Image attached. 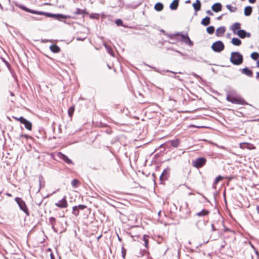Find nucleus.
Masks as SVG:
<instances>
[{"instance_id": "obj_23", "label": "nucleus", "mask_w": 259, "mask_h": 259, "mask_svg": "<svg viewBox=\"0 0 259 259\" xmlns=\"http://www.w3.org/2000/svg\"><path fill=\"white\" fill-rule=\"evenodd\" d=\"M25 125V127L26 129L31 131L32 129V124L29 121L27 120H24V122L23 123Z\"/></svg>"}, {"instance_id": "obj_48", "label": "nucleus", "mask_w": 259, "mask_h": 259, "mask_svg": "<svg viewBox=\"0 0 259 259\" xmlns=\"http://www.w3.org/2000/svg\"><path fill=\"white\" fill-rule=\"evenodd\" d=\"M215 145L219 148H222V149L224 148V147L223 146H219V145H217V144H215Z\"/></svg>"}, {"instance_id": "obj_34", "label": "nucleus", "mask_w": 259, "mask_h": 259, "mask_svg": "<svg viewBox=\"0 0 259 259\" xmlns=\"http://www.w3.org/2000/svg\"><path fill=\"white\" fill-rule=\"evenodd\" d=\"M78 183V181L76 179H74L71 182V185L73 187H77V185Z\"/></svg>"}, {"instance_id": "obj_51", "label": "nucleus", "mask_w": 259, "mask_h": 259, "mask_svg": "<svg viewBox=\"0 0 259 259\" xmlns=\"http://www.w3.org/2000/svg\"><path fill=\"white\" fill-rule=\"evenodd\" d=\"M256 211H257V213L258 214H259V206H258V205L256 206Z\"/></svg>"}, {"instance_id": "obj_32", "label": "nucleus", "mask_w": 259, "mask_h": 259, "mask_svg": "<svg viewBox=\"0 0 259 259\" xmlns=\"http://www.w3.org/2000/svg\"><path fill=\"white\" fill-rule=\"evenodd\" d=\"M226 7L227 8L230 10V12H235L236 10V8L235 7H233L231 5H227L226 6Z\"/></svg>"}, {"instance_id": "obj_20", "label": "nucleus", "mask_w": 259, "mask_h": 259, "mask_svg": "<svg viewBox=\"0 0 259 259\" xmlns=\"http://www.w3.org/2000/svg\"><path fill=\"white\" fill-rule=\"evenodd\" d=\"M201 24L204 26L208 25L210 24V18L206 16L202 20Z\"/></svg>"}, {"instance_id": "obj_13", "label": "nucleus", "mask_w": 259, "mask_h": 259, "mask_svg": "<svg viewBox=\"0 0 259 259\" xmlns=\"http://www.w3.org/2000/svg\"><path fill=\"white\" fill-rule=\"evenodd\" d=\"M241 27V24L240 23L238 22H236L234 23L231 27V29L232 30L234 33H236V30L237 29H239Z\"/></svg>"}, {"instance_id": "obj_36", "label": "nucleus", "mask_w": 259, "mask_h": 259, "mask_svg": "<svg viewBox=\"0 0 259 259\" xmlns=\"http://www.w3.org/2000/svg\"><path fill=\"white\" fill-rule=\"evenodd\" d=\"M90 17L92 18V19H94V18L98 19V15L97 14H92L90 16Z\"/></svg>"}, {"instance_id": "obj_7", "label": "nucleus", "mask_w": 259, "mask_h": 259, "mask_svg": "<svg viewBox=\"0 0 259 259\" xmlns=\"http://www.w3.org/2000/svg\"><path fill=\"white\" fill-rule=\"evenodd\" d=\"M206 159L204 157H199L192 162L193 165L197 168L202 167L206 163Z\"/></svg>"}, {"instance_id": "obj_57", "label": "nucleus", "mask_w": 259, "mask_h": 259, "mask_svg": "<svg viewBox=\"0 0 259 259\" xmlns=\"http://www.w3.org/2000/svg\"><path fill=\"white\" fill-rule=\"evenodd\" d=\"M256 78H259V72L256 73Z\"/></svg>"}, {"instance_id": "obj_6", "label": "nucleus", "mask_w": 259, "mask_h": 259, "mask_svg": "<svg viewBox=\"0 0 259 259\" xmlns=\"http://www.w3.org/2000/svg\"><path fill=\"white\" fill-rule=\"evenodd\" d=\"M224 44L221 40H218L212 44L211 49L215 52H221L224 49Z\"/></svg>"}, {"instance_id": "obj_35", "label": "nucleus", "mask_w": 259, "mask_h": 259, "mask_svg": "<svg viewBox=\"0 0 259 259\" xmlns=\"http://www.w3.org/2000/svg\"><path fill=\"white\" fill-rule=\"evenodd\" d=\"M115 23L117 26H121L122 25L123 23L121 19H119L116 20Z\"/></svg>"}, {"instance_id": "obj_29", "label": "nucleus", "mask_w": 259, "mask_h": 259, "mask_svg": "<svg viewBox=\"0 0 259 259\" xmlns=\"http://www.w3.org/2000/svg\"><path fill=\"white\" fill-rule=\"evenodd\" d=\"M206 31L208 34H211L214 31V27L213 26H209L206 28Z\"/></svg>"}, {"instance_id": "obj_54", "label": "nucleus", "mask_w": 259, "mask_h": 259, "mask_svg": "<svg viewBox=\"0 0 259 259\" xmlns=\"http://www.w3.org/2000/svg\"><path fill=\"white\" fill-rule=\"evenodd\" d=\"M222 16H223V15H221V16H219V17L217 18V19H218V20H221V19H222Z\"/></svg>"}, {"instance_id": "obj_44", "label": "nucleus", "mask_w": 259, "mask_h": 259, "mask_svg": "<svg viewBox=\"0 0 259 259\" xmlns=\"http://www.w3.org/2000/svg\"><path fill=\"white\" fill-rule=\"evenodd\" d=\"M4 62H5V63L6 64V65H7L8 68H10V64L7 61H6L5 60H4Z\"/></svg>"}, {"instance_id": "obj_3", "label": "nucleus", "mask_w": 259, "mask_h": 259, "mask_svg": "<svg viewBox=\"0 0 259 259\" xmlns=\"http://www.w3.org/2000/svg\"><path fill=\"white\" fill-rule=\"evenodd\" d=\"M177 35H179L180 36V40L181 41L184 42L186 44H188L190 46H192L193 45V42L191 40L188 34H184L183 33V32L177 33L174 35H171L170 36V38L172 39L173 37Z\"/></svg>"}, {"instance_id": "obj_25", "label": "nucleus", "mask_w": 259, "mask_h": 259, "mask_svg": "<svg viewBox=\"0 0 259 259\" xmlns=\"http://www.w3.org/2000/svg\"><path fill=\"white\" fill-rule=\"evenodd\" d=\"M170 142L171 143V145L174 148L178 147L180 144V140L179 139L172 140Z\"/></svg>"}, {"instance_id": "obj_40", "label": "nucleus", "mask_w": 259, "mask_h": 259, "mask_svg": "<svg viewBox=\"0 0 259 259\" xmlns=\"http://www.w3.org/2000/svg\"><path fill=\"white\" fill-rule=\"evenodd\" d=\"M167 180V179H166V178H165L164 176H163L161 175H160V181L161 182L165 181V180Z\"/></svg>"}, {"instance_id": "obj_63", "label": "nucleus", "mask_w": 259, "mask_h": 259, "mask_svg": "<svg viewBox=\"0 0 259 259\" xmlns=\"http://www.w3.org/2000/svg\"><path fill=\"white\" fill-rule=\"evenodd\" d=\"M118 240L119 241H121V238L119 237V236H118Z\"/></svg>"}, {"instance_id": "obj_61", "label": "nucleus", "mask_w": 259, "mask_h": 259, "mask_svg": "<svg viewBox=\"0 0 259 259\" xmlns=\"http://www.w3.org/2000/svg\"><path fill=\"white\" fill-rule=\"evenodd\" d=\"M174 77H175L176 78H179V76L175 75V76H174Z\"/></svg>"}, {"instance_id": "obj_58", "label": "nucleus", "mask_w": 259, "mask_h": 259, "mask_svg": "<svg viewBox=\"0 0 259 259\" xmlns=\"http://www.w3.org/2000/svg\"><path fill=\"white\" fill-rule=\"evenodd\" d=\"M79 207L81 208H83L84 207V206L82 205H79Z\"/></svg>"}, {"instance_id": "obj_43", "label": "nucleus", "mask_w": 259, "mask_h": 259, "mask_svg": "<svg viewBox=\"0 0 259 259\" xmlns=\"http://www.w3.org/2000/svg\"><path fill=\"white\" fill-rule=\"evenodd\" d=\"M206 13L209 15H210V16H212L213 15V13H212V12L210 11V10H207L206 11Z\"/></svg>"}, {"instance_id": "obj_41", "label": "nucleus", "mask_w": 259, "mask_h": 259, "mask_svg": "<svg viewBox=\"0 0 259 259\" xmlns=\"http://www.w3.org/2000/svg\"><path fill=\"white\" fill-rule=\"evenodd\" d=\"M122 257L123 258H124L125 255V250L123 248H122Z\"/></svg>"}, {"instance_id": "obj_5", "label": "nucleus", "mask_w": 259, "mask_h": 259, "mask_svg": "<svg viewBox=\"0 0 259 259\" xmlns=\"http://www.w3.org/2000/svg\"><path fill=\"white\" fill-rule=\"evenodd\" d=\"M227 100L233 104L245 105L246 104L244 100L241 98L235 97L233 96H228Z\"/></svg>"}, {"instance_id": "obj_50", "label": "nucleus", "mask_w": 259, "mask_h": 259, "mask_svg": "<svg viewBox=\"0 0 259 259\" xmlns=\"http://www.w3.org/2000/svg\"><path fill=\"white\" fill-rule=\"evenodd\" d=\"M211 229L212 231L216 230V229L214 228L213 224H211Z\"/></svg>"}, {"instance_id": "obj_8", "label": "nucleus", "mask_w": 259, "mask_h": 259, "mask_svg": "<svg viewBox=\"0 0 259 259\" xmlns=\"http://www.w3.org/2000/svg\"><path fill=\"white\" fill-rule=\"evenodd\" d=\"M55 205L60 208H66L68 206V203L66 200V197L65 196L58 202L55 203Z\"/></svg>"}, {"instance_id": "obj_11", "label": "nucleus", "mask_w": 259, "mask_h": 259, "mask_svg": "<svg viewBox=\"0 0 259 259\" xmlns=\"http://www.w3.org/2000/svg\"><path fill=\"white\" fill-rule=\"evenodd\" d=\"M201 4L199 0H196V3L193 4V7L196 12V14H197V12L201 10Z\"/></svg>"}, {"instance_id": "obj_12", "label": "nucleus", "mask_w": 259, "mask_h": 259, "mask_svg": "<svg viewBox=\"0 0 259 259\" xmlns=\"http://www.w3.org/2000/svg\"><path fill=\"white\" fill-rule=\"evenodd\" d=\"M226 30V28L224 26H221L217 28L216 30V35L219 36L223 35Z\"/></svg>"}, {"instance_id": "obj_45", "label": "nucleus", "mask_w": 259, "mask_h": 259, "mask_svg": "<svg viewBox=\"0 0 259 259\" xmlns=\"http://www.w3.org/2000/svg\"><path fill=\"white\" fill-rule=\"evenodd\" d=\"M4 62H5V63L6 64V65H7L8 68H10V64L7 61H6L5 60H4Z\"/></svg>"}, {"instance_id": "obj_38", "label": "nucleus", "mask_w": 259, "mask_h": 259, "mask_svg": "<svg viewBox=\"0 0 259 259\" xmlns=\"http://www.w3.org/2000/svg\"><path fill=\"white\" fill-rule=\"evenodd\" d=\"M26 119L24 118L23 117L21 116L19 118V119H18V121H19L21 122V123H23L24 121V120H25Z\"/></svg>"}, {"instance_id": "obj_55", "label": "nucleus", "mask_w": 259, "mask_h": 259, "mask_svg": "<svg viewBox=\"0 0 259 259\" xmlns=\"http://www.w3.org/2000/svg\"><path fill=\"white\" fill-rule=\"evenodd\" d=\"M166 72H171V73H174V74H176L177 73V72H173V71H169L168 70H167Z\"/></svg>"}, {"instance_id": "obj_46", "label": "nucleus", "mask_w": 259, "mask_h": 259, "mask_svg": "<svg viewBox=\"0 0 259 259\" xmlns=\"http://www.w3.org/2000/svg\"><path fill=\"white\" fill-rule=\"evenodd\" d=\"M4 62H5V63L6 64V65H7L8 68H10V64L7 61H6L5 60H4Z\"/></svg>"}, {"instance_id": "obj_33", "label": "nucleus", "mask_w": 259, "mask_h": 259, "mask_svg": "<svg viewBox=\"0 0 259 259\" xmlns=\"http://www.w3.org/2000/svg\"><path fill=\"white\" fill-rule=\"evenodd\" d=\"M104 46L106 48V49L108 51V52L112 56H113V51L112 50V49L109 47V46H108L107 45H106L105 44H104Z\"/></svg>"}, {"instance_id": "obj_10", "label": "nucleus", "mask_w": 259, "mask_h": 259, "mask_svg": "<svg viewBox=\"0 0 259 259\" xmlns=\"http://www.w3.org/2000/svg\"><path fill=\"white\" fill-rule=\"evenodd\" d=\"M222 6L221 3H217L213 5L211 7V9L214 12H218L221 11Z\"/></svg>"}, {"instance_id": "obj_28", "label": "nucleus", "mask_w": 259, "mask_h": 259, "mask_svg": "<svg viewBox=\"0 0 259 259\" xmlns=\"http://www.w3.org/2000/svg\"><path fill=\"white\" fill-rule=\"evenodd\" d=\"M251 58L254 60H257L259 58V54L257 52H253L250 55Z\"/></svg>"}, {"instance_id": "obj_21", "label": "nucleus", "mask_w": 259, "mask_h": 259, "mask_svg": "<svg viewBox=\"0 0 259 259\" xmlns=\"http://www.w3.org/2000/svg\"><path fill=\"white\" fill-rule=\"evenodd\" d=\"M232 43L237 46H239L241 44V41L238 38L234 37L232 39Z\"/></svg>"}, {"instance_id": "obj_14", "label": "nucleus", "mask_w": 259, "mask_h": 259, "mask_svg": "<svg viewBox=\"0 0 259 259\" xmlns=\"http://www.w3.org/2000/svg\"><path fill=\"white\" fill-rule=\"evenodd\" d=\"M51 51L55 53H59L60 51V48L56 45H52L50 47Z\"/></svg>"}, {"instance_id": "obj_56", "label": "nucleus", "mask_w": 259, "mask_h": 259, "mask_svg": "<svg viewBox=\"0 0 259 259\" xmlns=\"http://www.w3.org/2000/svg\"><path fill=\"white\" fill-rule=\"evenodd\" d=\"M256 66L257 67H259V60H257V61L256 62Z\"/></svg>"}, {"instance_id": "obj_17", "label": "nucleus", "mask_w": 259, "mask_h": 259, "mask_svg": "<svg viewBox=\"0 0 259 259\" xmlns=\"http://www.w3.org/2000/svg\"><path fill=\"white\" fill-rule=\"evenodd\" d=\"M209 213L208 210L203 209L201 211L197 212L196 215L198 217H204L208 214Z\"/></svg>"}, {"instance_id": "obj_64", "label": "nucleus", "mask_w": 259, "mask_h": 259, "mask_svg": "<svg viewBox=\"0 0 259 259\" xmlns=\"http://www.w3.org/2000/svg\"><path fill=\"white\" fill-rule=\"evenodd\" d=\"M13 118H14L17 120H18V119H19V118L15 117H13Z\"/></svg>"}, {"instance_id": "obj_31", "label": "nucleus", "mask_w": 259, "mask_h": 259, "mask_svg": "<svg viewBox=\"0 0 259 259\" xmlns=\"http://www.w3.org/2000/svg\"><path fill=\"white\" fill-rule=\"evenodd\" d=\"M148 237L149 236L147 235H144L143 236V241H144L145 246L147 247L148 244Z\"/></svg>"}, {"instance_id": "obj_52", "label": "nucleus", "mask_w": 259, "mask_h": 259, "mask_svg": "<svg viewBox=\"0 0 259 259\" xmlns=\"http://www.w3.org/2000/svg\"><path fill=\"white\" fill-rule=\"evenodd\" d=\"M9 93H10V95L12 96V97H13L14 96V94L13 92H11V91H9Z\"/></svg>"}, {"instance_id": "obj_37", "label": "nucleus", "mask_w": 259, "mask_h": 259, "mask_svg": "<svg viewBox=\"0 0 259 259\" xmlns=\"http://www.w3.org/2000/svg\"><path fill=\"white\" fill-rule=\"evenodd\" d=\"M222 178L221 176L217 177L215 179L214 184H217L222 179Z\"/></svg>"}, {"instance_id": "obj_53", "label": "nucleus", "mask_w": 259, "mask_h": 259, "mask_svg": "<svg viewBox=\"0 0 259 259\" xmlns=\"http://www.w3.org/2000/svg\"><path fill=\"white\" fill-rule=\"evenodd\" d=\"M50 256H51V259H55L54 256V255H53V254L52 253L51 254Z\"/></svg>"}, {"instance_id": "obj_39", "label": "nucleus", "mask_w": 259, "mask_h": 259, "mask_svg": "<svg viewBox=\"0 0 259 259\" xmlns=\"http://www.w3.org/2000/svg\"><path fill=\"white\" fill-rule=\"evenodd\" d=\"M200 223H201L202 225H205L204 221H203V222H201L200 221H198V222H197V223H196V225H197V227H198V228H199V229L200 228V225H199V224H200Z\"/></svg>"}, {"instance_id": "obj_30", "label": "nucleus", "mask_w": 259, "mask_h": 259, "mask_svg": "<svg viewBox=\"0 0 259 259\" xmlns=\"http://www.w3.org/2000/svg\"><path fill=\"white\" fill-rule=\"evenodd\" d=\"M74 111V107H71L69 108L68 110V115L69 116V117H71L72 115H73V112Z\"/></svg>"}, {"instance_id": "obj_1", "label": "nucleus", "mask_w": 259, "mask_h": 259, "mask_svg": "<svg viewBox=\"0 0 259 259\" xmlns=\"http://www.w3.org/2000/svg\"><path fill=\"white\" fill-rule=\"evenodd\" d=\"M18 7L22 10H23L27 12H29V13H30L32 14H37V15H45L48 17H53L59 21H62V19L70 18V16H68V15H64L63 14H51L50 13L32 10L29 9L28 8H27L25 6L22 5H19Z\"/></svg>"}, {"instance_id": "obj_27", "label": "nucleus", "mask_w": 259, "mask_h": 259, "mask_svg": "<svg viewBox=\"0 0 259 259\" xmlns=\"http://www.w3.org/2000/svg\"><path fill=\"white\" fill-rule=\"evenodd\" d=\"M169 172V168H166V169H164L162 173L161 174V175H162L165 178H166L167 179H168Z\"/></svg>"}, {"instance_id": "obj_49", "label": "nucleus", "mask_w": 259, "mask_h": 259, "mask_svg": "<svg viewBox=\"0 0 259 259\" xmlns=\"http://www.w3.org/2000/svg\"><path fill=\"white\" fill-rule=\"evenodd\" d=\"M249 2L251 4H253L255 2L256 0H248Z\"/></svg>"}, {"instance_id": "obj_24", "label": "nucleus", "mask_w": 259, "mask_h": 259, "mask_svg": "<svg viewBox=\"0 0 259 259\" xmlns=\"http://www.w3.org/2000/svg\"><path fill=\"white\" fill-rule=\"evenodd\" d=\"M75 15H84L87 14L85 10L77 8L75 11L73 13Z\"/></svg>"}, {"instance_id": "obj_22", "label": "nucleus", "mask_w": 259, "mask_h": 259, "mask_svg": "<svg viewBox=\"0 0 259 259\" xmlns=\"http://www.w3.org/2000/svg\"><path fill=\"white\" fill-rule=\"evenodd\" d=\"M246 31L243 29H240L237 32V34L241 38H244L245 37Z\"/></svg>"}, {"instance_id": "obj_18", "label": "nucleus", "mask_w": 259, "mask_h": 259, "mask_svg": "<svg viewBox=\"0 0 259 259\" xmlns=\"http://www.w3.org/2000/svg\"><path fill=\"white\" fill-rule=\"evenodd\" d=\"M252 13V7L250 6H247L244 9V15L246 16H248L251 15Z\"/></svg>"}, {"instance_id": "obj_59", "label": "nucleus", "mask_w": 259, "mask_h": 259, "mask_svg": "<svg viewBox=\"0 0 259 259\" xmlns=\"http://www.w3.org/2000/svg\"><path fill=\"white\" fill-rule=\"evenodd\" d=\"M76 208H77L76 206H74V207H73V211H75V210L76 209Z\"/></svg>"}, {"instance_id": "obj_15", "label": "nucleus", "mask_w": 259, "mask_h": 259, "mask_svg": "<svg viewBox=\"0 0 259 259\" xmlns=\"http://www.w3.org/2000/svg\"><path fill=\"white\" fill-rule=\"evenodd\" d=\"M179 0H174L170 5L171 10H175L178 8Z\"/></svg>"}, {"instance_id": "obj_4", "label": "nucleus", "mask_w": 259, "mask_h": 259, "mask_svg": "<svg viewBox=\"0 0 259 259\" xmlns=\"http://www.w3.org/2000/svg\"><path fill=\"white\" fill-rule=\"evenodd\" d=\"M15 200L18 204L20 208L23 211H24L26 214L27 215H29V211L25 204V202L23 200H22L21 198L19 197H16Z\"/></svg>"}, {"instance_id": "obj_2", "label": "nucleus", "mask_w": 259, "mask_h": 259, "mask_svg": "<svg viewBox=\"0 0 259 259\" xmlns=\"http://www.w3.org/2000/svg\"><path fill=\"white\" fill-rule=\"evenodd\" d=\"M230 61L234 65H239L243 62V56L238 52H232Z\"/></svg>"}, {"instance_id": "obj_19", "label": "nucleus", "mask_w": 259, "mask_h": 259, "mask_svg": "<svg viewBox=\"0 0 259 259\" xmlns=\"http://www.w3.org/2000/svg\"><path fill=\"white\" fill-rule=\"evenodd\" d=\"M163 9V5L161 3H157L154 6V9L158 12L161 11Z\"/></svg>"}, {"instance_id": "obj_42", "label": "nucleus", "mask_w": 259, "mask_h": 259, "mask_svg": "<svg viewBox=\"0 0 259 259\" xmlns=\"http://www.w3.org/2000/svg\"><path fill=\"white\" fill-rule=\"evenodd\" d=\"M87 37L85 36L83 38H81V37H77L76 38V40H81V41H83L84 40V39L86 38Z\"/></svg>"}, {"instance_id": "obj_16", "label": "nucleus", "mask_w": 259, "mask_h": 259, "mask_svg": "<svg viewBox=\"0 0 259 259\" xmlns=\"http://www.w3.org/2000/svg\"><path fill=\"white\" fill-rule=\"evenodd\" d=\"M242 73L246 75L249 77L252 76V72L251 70H249L248 68L246 67L242 70Z\"/></svg>"}, {"instance_id": "obj_60", "label": "nucleus", "mask_w": 259, "mask_h": 259, "mask_svg": "<svg viewBox=\"0 0 259 259\" xmlns=\"http://www.w3.org/2000/svg\"><path fill=\"white\" fill-rule=\"evenodd\" d=\"M186 3H187V4L190 3V1L188 0V1H186Z\"/></svg>"}, {"instance_id": "obj_9", "label": "nucleus", "mask_w": 259, "mask_h": 259, "mask_svg": "<svg viewBox=\"0 0 259 259\" xmlns=\"http://www.w3.org/2000/svg\"><path fill=\"white\" fill-rule=\"evenodd\" d=\"M57 156L60 159L63 160L66 163L68 164H72V161L71 159H70L67 156L64 155V154L59 152L57 153Z\"/></svg>"}, {"instance_id": "obj_62", "label": "nucleus", "mask_w": 259, "mask_h": 259, "mask_svg": "<svg viewBox=\"0 0 259 259\" xmlns=\"http://www.w3.org/2000/svg\"><path fill=\"white\" fill-rule=\"evenodd\" d=\"M21 137H27V136H26V135H22L21 136Z\"/></svg>"}, {"instance_id": "obj_26", "label": "nucleus", "mask_w": 259, "mask_h": 259, "mask_svg": "<svg viewBox=\"0 0 259 259\" xmlns=\"http://www.w3.org/2000/svg\"><path fill=\"white\" fill-rule=\"evenodd\" d=\"M56 220L54 217H50L49 218V223L52 225V229L55 230V225L56 224Z\"/></svg>"}, {"instance_id": "obj_47", "label": "nucleus", "mask_w": 259, "mask_h": 259, "mask_svg": "<svg viewBox=\"0 0 259 259\" xmlns=\"http://www.w3.org/2000/svg\"><path fill=\"white\" fill-rule=\"evenodd\" d=\"M251 36V34L249 32H246V34H245V37H250Z\"/></svg>"}]
</instances>
